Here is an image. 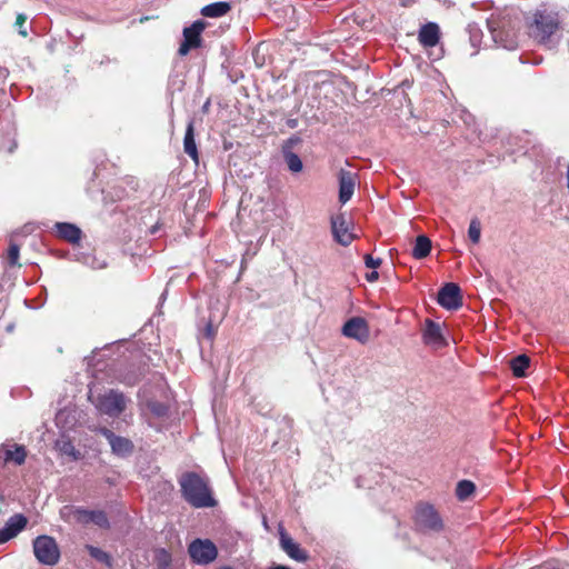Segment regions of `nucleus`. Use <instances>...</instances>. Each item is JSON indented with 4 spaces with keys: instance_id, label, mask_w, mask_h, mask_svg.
I'll return each instance as SVG.
<instances>
[{
    "instance_id": "nucleus-8",
    "label": "nucleus",
    "mask_w": 569,
    "mask_h": 569,
    "mask_svg": "<svg viewBox=\"0 0 569 569\" xmlns=\"http://www.w3.org/2000/svg\"><path fill=\"white\" fill-rule=\"evenodd\" d=\"M207 23L203 20H196L191 26L183 29V41L179 47V54L187 56L190 50L201 46V33Z\"/></svg>"
},
{
    "instance_id": "nucleus-28",
    "label": "nucleus",
    "mask_w": 569,
    "mask_h": 569,
    "mask_svg": "<svg viewBox=\"0 0 569 569\" xmlns=\"http://www.w3.org/2000/svg\"><path fill=\"white\" fill-rule=\"evenodd\" d=\"M282 154H283L284 161L288 166V169L291 172L298 173V172L302 171L303 164H302L300 157L297 153H295L292 151H286V153H282Z\"/></svg>"
},
{
    "instance_id": "nucleus-22",
    "label": "nucleus",
    "mask_w": 569,
    "mask_h": 569,
    "mask_svg": "<svg viewBox=\"0 0 569 569\" xmlns=\"http://www.w3.org/2000/svg\"><path fill=\"white\" fill-rule=\"evenodd\" d=\"M74 260L94 270L103 269L107 267L106 260L99 259L94 254L89 252L76 253Z\"/></svg>"
},
{
    "instance_id": "nucleus-14",
    "label": "nucleus",
    "mask_w": 569,
    "mask_h": 569,
    "mask_svg": "<svg viewBox=\"0 0 569 569\" xmlns=\"http://www.w3.org/2000/svg\"><path fill=\"white\" fill-rule=\"evenodd\" d=\"M422 341L426 346L432 349H440L447 345L440 325L431 319H427L425 321Z\"/></svg>"
},
{
    "instance_id": "nucleus-20",
    "label": "nucleus",
    "mask_w": 569,
    "mask_h": 569,
    "mask_svg": "<svg viewBox=\"0 0 569 569\" xmlns=\"http://www.w3.org/2000/svg\"><path fill=\"white\" fill-rule=\"evenodd\" d=\"M231 10L229 2L219 1L204 6L201 9V14L207 18H220Z\"/></svg>"
},
{
    "instance_id": "nucleus-4",
    "label": "nucleus",
    "mask_w": 569,
    "mask_h": 569,
    "mask_svg": "<svg viewBox=\"0 0 569 569\" xmlns=\"http://www.w3.org/2000/svg\"><path fill=\"white\" fill-rule=\"evenodd\" d=\"M415 526L425 533L440 532L443 529V521L433 506L420 503L415 511Z\"/></svg>"
},
{
    "instance_id": "nucleus-11",
    "label": "nucleus",
    "mask_w": 569,
    "mask_h": 569,
    "mask_svg": "<svg viewBox=\"0 0 569 569\" xmlns=\"http://www.w3.org/2000/svg\"><path fill=\"white\" fill-rule=\"evenodd\" d=\"M331 232L335 240L341 246H349L353 240V234L350 232V222L343 213L331 217Z\"/></svg>"
},
{
    "instance_id": "nucleus-24",
    "label": "nucleus",
    "mask_w": 569,
    "mask_h": 569,
    "mask_svg": "<svg viewBox=\"0 0 569 569\" xmlns=\"http://www.w3.org/2000/svg\"><path fill=\"white\" fill-rule=\"evenodd\" d=\"M27 452L23 446L14 445L4 449V461H13L20 466L24 462Z\"/></svg>"
},
{
    "instance_id": "nucleus-26",
    "label": "nucleus",
    "mask_w": 569,
    "mask_h": 569,
    "mask_svg": "<svg viewBox=\"0 0 569 569\" xmlns=\"http://www.w3.org/2000/svg\"><path fill=\"white\" fill-rule=\"evenodd\" d=\"M476 486L470 480H460L457 483L456 496L460 501L467 500L473 492Z\"/></svg>"
},
{
    "instance_id": "nucleus-2",
    "label": "nucleus",
    "mask_w": 569,
    "mask_h": 569,
    "mask_svg": "<svg viewBox=\"0 0 569 569\" xmlns=\"http://www.w3.org/2000/svg\"><path fill=\"white\" fill-rule=\"evenodd\" d=\"M184 500L194 508L216 506L208 482L194 472H186L179 479Z\"/></svg>"
},
{
    "instance_id": "nucleus-23",
    "label": "nucleus",
    "mask_w": 569,
    "mask_h": 569,
    "mask_svg": "<svg viewBox=\"0 0 569 569\" xmlns=\"http://www.w3.org/2000/svg\"><path fill=\"white\" fill-rule=\"evenodd\" d=\"M431 250V241L427 236H418L416 239L415 247L412 249V256L416 259L426 258Z\"/></svg>"
},
{
    "instance_id": "nucleus-39",
    "label": "nucleus",
    "mask_w": 569,
    "mask_h": 569,
    "mask_svg": "<svg viewBox=\"0 0 569 569\" xmlns=\"http://www.w3.org/2000/svg\"><path fill=\"white\" fill-rule=\"evenodd\" d=\"M207 333L211 336V326L210 325L207 328Z\"/></svg>"
},
{
    "instance_id": "nucleus-1",
    "label": "nucleus",
    "mask_w": 569,
    "mask_h": 569,
    "mask_svg": "<svg viewBox=\"0 0 569 569\" xmlns=\"http://www.w3.org/2000/svg\"><path fill=\"white\" fill-rule=\"evenodd\" d=\"M487 26L496 43L508 50L517 47L521 18L516 9L509 8L499 13H492L487 20Z\"/></svg>"
},
{
    "instance_id": "nucleus-10",
    "label": "nucleus",
    "mask_w": 569,
    "mask_h": 569,
    "mask_svg": "<svg viewBox=\"0 0 569 569\" xmlns=\"http://www.w3.org/2000/svg\"><path fill=\"white\" fill-rule=\"evenodd\" d=\"M342 335L360 343H366L370 335L369 326L363 318L352 317L343 325Z\"/></svg>"
},
{
    "instance_id": "nucleus-18",
    "label": "nucleus",
    "mask_w": 569,
    "mask_h": 569,
    "mask_svg": "<svg viewBox=\"0 0 569 569\" xmlns=\"http://www.w3.org/2000/svg\"><path fill=\"white\" fill-rule=\"evenodd\" d=\"M57 236L71 244L79 243L82 231L79 227L70 222H57L54 224Z\"/></svg>"
},
{
    "instance_id": "nucleus-33",
    "label": "nucleus",
    "mask_w": 569,
    "mask_h": 569,
    "mask_svg": "<svg viewBox=\"0 0 569 569\" xmlns=\"http://www.w3.org/2000/svg\"><path fill=\"white\" fill-rule=\"evenodd\" d=\"M61 450L63 453L72 456L74 459H78V457H79V452L74 449V447L70 442L63 443Z\"/></svg>"
},
{
    "instance_id": "nucleus-7",
    "label": "nucleus",
    "mask_w": 569,
    "mask_h": 569,
    "mask_svg": "<svg viewBox=\"0 0 569 569\" xmlns=\"http://www.w3.org/2000/svg\"><path fill=\"white\" fill-rule=\"evenodd\" d=\"M190 558L198 565L212 562L218 555L217 547L209 539H196L188 548Z\"/></svg>"
},
{
    "instance_id": "nucleus-40",
    "label": "nucleus",
    "mask_w": 569,
    "mask_h": 569,
    "mask_svg": "<svg viewBox=\"0 0 569 569\" xmlns=\"http://www.w3.org/2000/svg\"><path fill=\"white\" fill-rule=\"evenodd\" d=\"M8 331H11L12 330V326H8Z\"/></svg>"
},
{
    "instance_id": "nucleus-17",
    "label": "nucleus",
    "mask_w": 569,
    "mask_h": 569,
    "mask_svg": "<svg viewBox=\"0 0 569 569\" xmlns=\"http://www.w3.org/2000/svg\"><path fill=\"white\" fill-rule=\"evenodd\" d=\"M27 522V518L21 513H17L10 517L6 522V526L0 529V545L14 538L21 530L24 529Z\"/></svg>"
},
{
    "instance_id": "nucleus-31",
    "label": "nucleus",
    "mask_w": 569,
    "mask_h": 569,
    "mask_svg": "<svg viewBox=\"0 0 569 569\" xmlns=\"http://www.w3.org/2000/svg\"><path fill=\"white\" fill-rule=\"evenodd\" d=\"M27 21V16L24 13H18L16 19V26L18 27V32L22 37H27L28 32L24 28V23Z\"/></svg>"
},
{
    "instance_id": "nucleus-9",
    "label": "nucleus",
    "mask_w": 569,
    "mask_h": 569,
    "mask_svg": "<svg viewBox=\"0 0 569 569\" xmlns=\"http://www.w3.org/2000/svg\"><path fill=\"white\" fill-rule=\"evenodd\" d=\"M72 513L74 521L82 526L94 523L96 526L102 529H108L110 527L108 516L102 510H88L84 508H76L72 511Z\"/></svg>"
},
{
    "instance_id": "nucleus-29",
    "label": "nucleus",
    "mask_w": 569,
    "mask_h": 569,
    "mask_svg": "<svg viewBox=\"0 0 569 569\" xmlns=\"http://www.w3.org/2000/svg\"><path fill=\"white\" fill-rule=\"evenodd\" d=\"M481 228L480 222L477 219L471 220L468 229V237L473 243L480 241Z\"/></svg>"
},
{
    "instance_id": "nucleus-32",
    "label": "nucleus",
    "mask_w": 569,
    "mask_h": 569,
    "mask_svg": "<svg viewBox=\"0 0 569 569\" xmlns=\"http://www.w3.org/2000/svg\"><path fill=\"white\" fill-rule=\"evenodd\" d=\"M299 137H291L288 140H286L282 144V153H286V151H292V148L300 142Z\"/></svg>"
},
{
    "instance_id": "nucleus-13",
    "label": "nucleus",
    "mask_w": 569,
    "mask_h": 569,
    "mask_svg": "<svg viewBox=\"0 0 569 569\" xmlns=\"http://www.w3.org/2000/svg\"><path fill=\"white\" fill-rule=\"evenodd\" d=\"M99 433L102 435L109 442L112 453L119 457H127L133 450V443L130 439L114 435L108 428H100Z\"/></svg>"
},
{
    "instance_id": "nucleus-36",
    "label": "nucleus",
    "mask_w": 569,
    "mask_h": 569,
    "mask_svg": "<svg viewBox=\"0 0 569 569\" xmlns=\"http://www.w3.org/2000/svg\"><path fill=\"white\" fill-rule=\"evenodd\" d=\"M366 278L369 282H373L378 280L379 273L376 270H372L371 272L367 273Z\"/></svg>"
},
{
    "instance_id": "nucleus-15",
    "label": "nucleus",
    "mask_w": 569,
    "mask_h": 569,
    "mask_svg": "<svg viewBox=\"0 0 569 569\" xmlns=\"http://www.w3.org/2000/svg\"><path fill=\"white\" fill-rule=\"evenodd\" d=\"M356 174L341 169L338 173L339 179V201L346 204L353 196L356 188Z\"/></svg>"
},
{
    "instance_id": "nucleus-25",
    "label": "nucleus",
    "mask_w": 569,
    "mask_h": 569,
    "mask_svg": "<svg viewBox=\"0 0 569 569\" xmlns=\"http://www.w3.org/2000/svg\"><path fill=\"white\" fill-rule=\"evenodd\" d=\"M530 363V359L526 355H519L511 359L510 367L512 370V373L516 377H525L526 370L528 369Z\"/></svg>"
},
{
    "instance_id": "nucleus-34",
    "label": "nucleus",
    "mask_w": 569,
    "mask_h": 569,
    "mask_svg": "<svg viewBox=\"0 0 569 569\" xmlns=\"http://www.w3.org/2000/svg\"><path fill=\"white\" fill-rule=\"evenodd\" d=\"M365 263L368 268L376 269L381 264V259H375L370 254L365 257Z\"/></svg>"
},
{
    "instance_id": "nucleus-12",
    "label": "nucleus",
    "mask_w": 569,
    "mask_h": 569,
    "mask_svg": "<svg viewBox=\"0 0 569 569\" xmlns=\"http://www.w3.org/2000/svg\"><path fill=\"white\" fill-rule=\"evenodd\" d=\"M438 303L447 310L458 309L462 301L460 288L453 282L446 283L438 292Z\"/></svg>"
},
{
    "instance_id": "nucleus-27",
    "label": "nucleus",
    "mask_w": 569,
    "mask_h": 569,
    "mask_svg": "<svg viewBox=\"0 0 569 569\" xmlns=\"http://www.w3.org/2000/svg\"><path fill=\"white\" fill-rule=\"evenodd\" d=\"M86 549L88 550L89 555L98 562L103 563L109 568L112 566V559L108 552L91 545H87Z\"/></svg>"
},
{
    "instance_id": "nucleus-35",
    "label": "nucleus",
    "mask_w": 569,
    "mask_h": 569,
    "mask_svg": "<svg viewBox=\"0 0 569 569\" xmlns=\"http://www.w3.org/2000/svg\"><path fill=\"white\" fill-rule=\"evenodd\" d=\"M139 381V376L137 375H126L121 378V382L127 386H134Z\"/></svg>"
},
{
    "instance_id": "nucleus-19",
    "label": "nucleus",
    "mask_w": 569,
    "mask_h": 569,
    "mask_svg": "<svg viewBox=\"0 0 569 569\" xmlns=\"http://www.w3.org/2000/svg\"><path fill=\"white\" fill-rule=\"evenodd\" d=\"M440 30L437 23L428 22L423 24L418 34L419 42L426 47H435L439 42Z\"/></svg>"
},
{
    "instance_id": "nucleus-6",
    "label": "nucleus",
    "mask_w": 569,
    "mask_h": 569,
    "mask_svg": "<svg viewBox=\"0 0 569 569\" xmlns=\"http://www.w3.org/2000/svg\"><path fill=\"white\" fill-rule=\"evenodd\" d=\"M128 399L118 390H108L97 398V409L111 418L119 417L127 408Z\"/></svg>"
},
{
    "instance_id": "nucleus-16",
    "label": "nucleus",
    "mask_w": 569,
    "mask_h": 569,
    "mask_svg": "<svg viewBox=\"0 0 569 569\" xmlns=\"http://www.w3.org/2000/svg\"><path fill=\"white\" fill-rule=\"evenodd\" d=\"M280 547L293 560L305 562L308 560V552L300 547L286 531L280 530Z\"/></svg>"
},
{
    "instance_id": "nucleus-38",
    "label": "nucleus",
    "mask_w": 569,
    "mask_h": 569,
    "mask_svg": "<svg viewBox=\"0 0 569 569\" xmlns=\"http://www.w3.org/2000/svg\"><path fill=\"white\" fill-rule=\"evenodd\" d=\"M286 123L289 128L295 129L298 127V119H288Z\"/></svg>"
},
{
    "instance_id": "nucleus-37",
    "label": "nucleus",
    "mask_w": 569,
    "mask_h": 569,
    "mask_svg": "<svg viewBox=\"0 0 569 569\" xmlns=\"http://www.w3.org/2000/svg\"><path fill=\"white\" fill-rule=\"evenodd\" d=\"M151 410H152L156 415L161 416V415H163V413H164V410H166V409H164V407H162L161 405H153V406L151 407Z\"/></svg>"
},
{
    "instance_id": "nucleus-5",
    "label": "nucleus",
    "mask_w": 569,
    "mask_h": 569,
    "mask_svg": "<svg viewBox=\"0 0 569 569\" xmlns=\"http://www.w3.org/2000/svg\"><path fill=\"white\" fill-rule=\"evenodd\" d=\"M33 555L39 563L44 566H54L60 560V548L54 538L41 535L33 542Z\"/></svg>"
},
{
    "instance_id": "nucleus-3",
    "label": "nucleus",
    "mask_w": 569,
    "mask_h": 569,
    "mask_svg": "<svg viewBox=\"0 0 569 569\" xmlns=\"http://www.w3.org/2000/svg\"><path fill=\"white\" fill-rule=\"evenodd\" d=\"M559 21L556 14L546 11H537L533 20V34L539 42L548 48H553L552 34L558 30Z\"/></svg>"
},
{
    "instance_id": "nucleus-21",
    "label": "nucleus",
    "mask_w": 569,
    "mask_h": 569,
    "mask_svg": "<svg viewBox=\"0 0 569 569\" xmlns=\"http://www.w3.org/2000/svg\"><path fill=\"white\" fill-rule=\"evenodd\" d=\"M183 149L189 157H191L196 162H198V149L194 141V129L192 121H190L187 126V130L183 138Z\"/></svg>"
},
{
    "instance_id": "nucleus-30",
    "label": "nucleus",
    "mask_w": 569,
    "mask_h": 569,
    "mask_svg": "<svg viewBox=\"0 0 569 569\" xmlns=\"http://www.w3.org/2000/svg\"><path fill=\"white\" fill-rule=\"evenodd\" d=\"M19 252H20L19 246L16 243H10L9 249H8V256H7V259H8V262L10 266L18 264Z\"/></svg>"
}]
</instances>
